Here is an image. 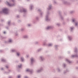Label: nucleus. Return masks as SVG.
<instances>
[{"mask_svg": "<svg viewBox=\"0 0 78 78\" xmlns=\"http://www.w3.org/2000/svg\"><path fill=\"white\" fill-rule=\"evenodd\" d=\"M49 15H50V12L49 11H47L46 14V16L45 18V21L48 22L50 20V18L49 17Z\"/></svg>", "mask_w": 78, "mask_h": 78, "instance_id": "nucleus-1", "label": "nucleus"}, {"mask_svg": "<svg viewBox=\"0 0 78 78\" xmlns=\"http://www.w3.org/2000/svg\"><path fill=\"white\" fill-rule=\"evenodd\" d=\"M2 12L5 14H8L9 13V9L7 8H4L2 10Z\"/></svg>", "mask_w": 78, "mask_h": 78, "instance_id": "nucleus-2", "label": "nucleus"}, {"mask_svg": "<svg viewBox=\"0 0 78 78\" xmlns=\"http://www.w3.org/2000/svg\"><path fill=\"white\" fill-rule=\"evenodd\" d=\"M20 12H24V13L25 14H26L27 12V10L25 9H23L22 8L20 10Z\"/></svg>", "mask_w": 78, "mask_h": 78, "instance_id": "nucleus-3", "label": "nucleus"}, {"mask_svg": "<svg viewBox=\"0 0 78 78\" xmlns=\"http://www.w3.org/2000/svg\"><path fill=\"white\" fill-rule=\"evenodd\" d=\"M43 70H44V68L43 67H41L39 69H37L36 72L37 73H40V72H42Z\"/></svg>", "mask_w": 78, "mask_h": 78, "instance_id": "nucleus-4", "label": "nucleus"}, {"mask_svg": "<svg viewBox=\"0 0 78 78\" xmlns=\"http://www.w3.org/2000/svg\"><path fill=\"white\" fill-rule=\"evenodd\" d=\"M26 72H30V73H33V70L31 69H27L26 70Z\"/></svg>", "mask_w": 78, "mask_h": 78, "instance_id": "nucleus-5", "label": "nucleus"}, {"mask_svg": "<svg viewBox=\"0 0 78 78\" xmlns=\"http://www.w3.org/2000/svg\"><path fill=\"white\" fill-rule=\"evenodd\" d=\"M39 58L41 61H44V60H45V58H44V56H41L39 57Z\"/></svg>", "mask_w": 78, "mask_h": 78, "instance_id": "nucleus-6", "label": "nucleus"}, {"mask_svg": "<svg viewBox=\"0 0 78 78\" xmlns=\"http://www.w3.org/2000/svg\"><path fill=\"white\" fill-rule=\"evenodd\" d=\"M73 22V23H75V26H77L78 25V22L76 21V20L75 19H73L72 20Z\"/></svg>", "mask_w": 78, "mask_h": 78, "instance_id": "nucleus-7", "label": "nucleus"}, {"mask_svg": "<svg viewBox=\"0 0 78 78\" xmlns=\"http://www.w3.org/2000/svg\"><path fill=\"white\" fill-rule=\"evenodd\" d=\"M53 28V27L51 26H48L46 28V30H50V29H52Z\"/></svg>", "mask_w": 78, "mask_h": 78, "instance_id": "nucleus-8", "label": "nucleus"}, {"mask_svg": "<svg viewBox=\"0 0 78 78\" xmlns=\"http://www.w3.org/2000/svg\"><path fill=\"white\" fill-rule=\"evenodd\" d=\"M6 3L9 6H14L15 5V4H11L9 3L8 2L6 1Z\"/></svg>", "mask_w": 78, "mask_h": 78, "instance_id": "nucleus-9", "label": "nucleus"}, {"mask_svg": "<svg viewBox=\"0 0 78 78\" xmlns=\"http://www.w3.org/2000/svg\"><path fill=\"white\" fill-rule=\"evenodd\" d=\"M38 11L39 12H40V16L42 17L43 16V14H44V12H41V9H39Z\"/></svg>", "mask_w": 78, "mask_h": 78, "instance_id": "nucleus-10", "label": "nucleus"}, {"mask_svg": "<svg viewBox=\"0 0 78 78\" xmlns=\"http://www.w3.org/2000/svg\"><path fill=\"white\" fill-rule=\"evenodd\" d=\"M78 57V55L76 54L75 55H71V58H75L76 57Z\"/></svg>", "mask_w": 78, "mask_h": 78, "instance_id": "nucleus-11", "label": "nucleus"}, {"mask_svg": "<svg viewBox=\"0 0 78 78\" xmlns=\"http://www.w3.org/2000/svg\"><path fill=\"white\" fill-rule=\"evenodd\" d=\"M58 47H59V46L58 45H55L54 48L55 50H58Z\"/></svg>", "mask_w": 78, "mask_h": 78, "instance_id": "nucleus-12", "label": "nucleus"}, {"mask_svg": "<svg viewBox=\"0 0 78 78\" xmlns=\"http://www.w3.org/2000/svg\"><path fill=\"white\" fill-rule=\"evenodd\" d=\"M52 8V6H51V5H49L48 8V10H51V9Z\"/></svg>", "mask_w": 78, "mask_h": 78, "instance_id": "nucleus-13", "label": "nucleus"}, {"mask_svg": "<svg viewBox=\"0 0 78 78\" xmlns=\"http://www.w3.org/2000/svg\"><path fill=\"white\" fill-rule=\"evenodd\" d=\"M23 37L24 39H28L29 38V37H28V36L25 35L23 36Z\"/></svg>", "mask_w": 78, "mask_h": 78, "instance_id": "nucleus-14", "label": "nucleus"}, {"mask_svg": "<svg viewBox=\"0 0 78 78\" xmlns=\"http://www.w3.org/2000/svg\"><path fill=\"white\" fill-rule=\"evenodd\" d=\"M34 58H31V64H33V63L34 62Z\"/></svg>", "mask_w": 78, "mask_h": 78, "instance_id": "nucleus-15", "label": "nucleus"}, {"mask_svg": "<svg viewBox=\"0 0 78 78\" xmlns=\"http://www.w3.org/2000/svg\"><path fill=\"white\" fill-rule=\"evenodd\" d=\"M33 5L31 4L30 6V10H32L33 9Z\"/></svg>", "mask_w": 78, "mask_h": 78, "instance_id": "nucleus-16", "label": "nucleus"}, {"mask_svg": "<svg viewBox=\"0 0 78 78\" xmlns=\"http://www.w3.org/2000/svg\"><path fill=\"white\" fill-rule=\"evenodd\" d=\"M63 3L65 5H68V2H67V1H63Z\"/></svg>", "mask_w": 78, "mask_h": 78, "instance_id": "nucleus-17", "label": "nucleus"}, {"mask_svg": "<svg viewBox=\"0 0 78 78\" xmlns=\"http://www.w3.org/2000/svg\"><path fill=\"white\" fill-rule=\"evenodd\" d=\"M47 42V40H45L44 42H43V45H47V44L46 43V42Z\"/></svg>", "mask_w": 78, "mask_h": 78, "instance_id": "nucleus-18", "label": "nucleus"}, {"mask_svg": "<svg viewBox=\"0 0 78 78\" xmlns=\"http://www.w3.org/2000/svg\"><path fill=\"white\" fill-rule=\"evenodd\" d=\"M53 44L51 43H49L48 44V47H52L53 46Z\"/></svg>", "mask_w": 78, "mask_h": 78, "instance_id": "nucleus-19", "label": "nucleus"}, {"mask_svg": "<svg viewBox=\"0 0 78 78\" xmlns=\"http://www.w3.org/2000/svg\"><path fill=\"white\" fill-rule=\"evenodd\" d=\"M56 70L57 71H58V72H61V70L58 67L56 68Z\"/></svg>", "mask_w": 78, "mask_h": 78, "instance_id": "nucleus-20", "label": "nucleus"}, {"mask_svg": "<svg viewBox=\"0 0 78 78\" xmlns=\"http://www.w3.org/2000/svg\"><path fill=\"white\" fill-rule=\"evenodd\" d=\"M8 42L9 43H11L12 42V39L10 38L8 40Z\"/></svg>", "mask_w": 78, "mask_h": 78, "instance_id": "nucleus-21", "label": "nucleus"}, {"mask_svg": "<svg viewBox=\"0 0 78 78\" xmlns=\"http://www.w3.org/2000/svg\"><path fill=\"white\" fill-rule=\"evenodd\" d=\"M20 60L22 62H23L24 61V58L23 57H21Z\"/></svg>", "mask_w": 78, "mask_h": 78, "instance_id": "nucleus-22", "label": "nucleus"}, {"mask_svg": "<svg viewBox=\"0 0 78 78\" xmlns=\"http://www.w3.org/2000/svg\"><path fill=\"white\" fill-rule=\"evenodd\" d=\"M16 55L18 56H19L20 55V53L19 52H16Z\"/></svg>", "mask_w": 78, "mask_h": 78, "instance_id": "nucleus-23", "label": "nucleus"}, {"mask_svg": "<svg viewBox=\"0 0 78 78\" xmlns=\"http://www.w3.org/2000/svg\"><path fill=\"white\" fill-rule=\"evenodd\" d=\"M39 43L38 41H35L34 42V44H35V45H38L39 44Z\"/></svg>", "mask_w": 78, "mask_h": 78, "instance_id": "nucleus-24", "label": "nucleus"}, {"mask_svg": "<svg viewBox=\"0 0 78 78\" xmlns=\"http://www.w3.org/2000/svg\"><path fill=\"white\" fill-rule=\"evenodd\" d=\"M63 58H64V57L61 56L58 57V58L59 59H62Z\"/></svg>", "mask_w": 78, "mask_h": 78, "instance_id": "nucleus-25", "label": "nucleus"}, {"mask_svg": "<svg viewBox=\"0 0 78 78\" xmlns=\"http://www.w3.org/2000/svg\"><path fill=\"white\" fill-rule=\"evenodd\" d=\"M59 16L61 19V20H63L64 19V18H63V17L60 14Z\"/></svg>", "mask_w": 78, "mask_h": 78, "instance_id": "nucleus-26", "label": "nucleus"}, {"mask_svg": "<svg viewBox=\"0 0 78 78\" xmlns=\"http://www.w3.org/2000/svg\"><path fill=\"white\" fill-rule=\"evenodd\" d=\"M11 51L12 52H16V50L15 49H12Z\"/></svg>", "mask_w": 78, "mask_h": 78, "instance_id": "nucleus-27", "label": "nucleus"}, {"mask_svg": "<svg viewBox=\"0 0 78 78\" xmlns=\"http://www.w3.org/2000/svg\"><path fill=\"white\" fill-rule=\"evenodd\" d=\"M69 41H71L72 39V38L71 36H69Z\"/></svg>", "mask_w": 78, "mask_h": 78, "instance_id": "nucleus-28", "label": "nucleus"}, {"mask_svg": "<svg viewBox=\"0 0 78 78\" xmlns=\"http://www.w3.org/2000/svg\"><path fill=\"white\" fill-rule=\"evenodd\" d=\"M62 66L63 67H64V68H65L66 67V64L65 63H63L62 64Z\"/></svg>", "mask_w": 78, "mask_h": 78, "instance_id": "nucleus-29", "label": "nucleus"}, {"mask_svg": "<svg viewBox=\"0 0 78 78\" xmlns=\"http://www.w3.org/2000/svg\"><path fill=\"white\" fill-rule=\"evenodd\" d=\"M42 50V49L40 48L37 50V51H38V52L39 51H41Z\"/></svg>", "mask_w": 78, "mask_h": 78, "instance_id": "nucleus-30", "label": "nucleus"}, {"mask_svg": "<svg viewBox=\"0 0 78 78\" xmlns=\"http://www.w3.org/2000/svg\"><path fill=\"white\" fill-rule=\"evenodd\" d=\"M6 60H5V59H2L1 60V61H2V62H5L6 61Z\"/></svg>", "mask_w": 78, "mask_h": 78, "instance_id": "nucleus-31", "label": "nucleus"}, {"mask_svg": "<svg viewBox=\"0 0 78 78\" xmlns=\"http://www.w3.org/2000/svg\"><path fill=\"white\" fill-rule=\"evenodd\" d=\"M18 67L19 68H21V67H22V64H20L18 65Z\"/></svg>", "mask_w": 78, "mask_h": 78, "instance_id": "nucleus-32", "label": "nucleus"}, {"mask_svg": "<svg viewBox=\"0 0 78 78\" xmlns=\"http://www.w3.org/2000/svg\"><path fill=\"white\" fill-rule=\"evenodd\" d=\"M70 29H71V31H73V29H74V27H70Z\"/></svg>", "mask_w": 78, "mask_h": 78, "instance_id": "nucleus-33", "label": "nucleus"}, {"mask_svg": "<svg viewBox=\"0 0 78 78\" xmlns=\"http://www.w3.org/2000/svg\"><path fill=\"white\" fill-rule=\"evenodd\" d=\"M36 19L37 20H39V17H36Z\"/></svg>", "mask_w": 78, "mask_h": 78, "instance_id": "nucleus-34", "label": "nucleus"}, {"mask_svg": "<svg viewBox=\"0 0 78 78\" xmlns=\"http://www.w3.org/2000/svg\"><path fill=\"white\" fill-rule=\"evenodd\" d=\"M8 25L9 26L10 25H11V21H8Z\"/></svg>", "mask_w": 78, "mask_h": 78, "instance_id": "nucleus-35", "label": "nucleus"}, {"mask_svg": "<svg viewBox=\"0 0 78 78\" xmlns=\"http://www.w3.org/2000/svg\"><path fill=\"white\" fill-rule=\"evenodd\" d=\"M56 25H57V26H60V25H61V24L59 23H57L56 24Z\"/></svg>", "mask_w": 78, "mask_h": 78, "instance_id": "nucleus-36", "label": "nucleus"}, {"mask_svg": "<svg viewBox=\"0 0 78 78\" xmlns=\"http://www.w3.org/2000/svg\"><path fill=\"white\" fill-rule=\"evenodd\" d=\"M68 72V70H66V71H64V73L66 74V73H67V72Z\"/></svg>", "mask_w": 78, "mask_h": 78, "instance_id": "nucleus-37", "label": "nucleus"}, {"mask_svg": "<svg viewBox=\"0 0 78 78\" xmlns=\"http://www.w3.org/2000/svg\"><path fill=\"white\" fill-rule=\"evenodd\" d=\"M9 73V72H5L4 73V74H8V73Z\"/></svg>", "mask_w": 78, "mask_h": 78, "instance_id": "nucleus-38", "label": "nucleus"}, {"mask_svg": "<svg viewBox=\"0 0 78 78\" xmlns=\"http://www.w3.org/2000/svg\"><path fill=\"white\" fill-rule=\"evenodd\" d=\"M78 51V50H77V48H76V49L75 50V53H77V51Z\"/></svg>", "mask_w": 78, "mask_h": 78, "instance_id": "nucleus-39", "label": "nucleus"}, {"mask_svg": "<svg viewBox=\"0 0 78 78\" xmlns=\"http://www.w3.org/2000/svg\"><path fill=\"white\" fill-rule=\"evenodd\" d=\"M65 61L66 62H69V59L67 58H66L65 59Z\"/></svg>", "mask_w": 78, "mask_h": 78, "instance_id": "nucleus-40", "label": "nucleus"}, {"mask_svg": "<svg viewBox=\"0 0 78 78\" xmlns=\"http://www.w3.org/2000/svg\"><path fill=\"white\" fill-rule=\"evenodd\" d=\"M27 26L28 27H31V25L30 24H28L27 25Z\"/></svg>", "mask_w": 78, "mask_h": 78, "instance_id": "nucleus-41", "label": "nucleus"}, {"mask_svg": "<svg viewBox=\"0 0 78 78\" xmlns=\"http://www.w3.org/2000/svg\"><path fill=\"white\" fill-rule=\"evenodd\" d=\"M16 17H17V18H20V16L19 15H17L16 16Z\"/></svg>", "mask_w": 78, "mask_h": 78, "instance_id": "nucleus-42", "label": "nucleus"}, {"mask_svg": "<svg viewBox=\"0 0 78 78\" xmlns=\"http://www.w3.org/2000/svg\"><path fill=\"white\" fill-rule=\"evenodd\" d=\"M18 78H21V76L20 75H19L18 76Z\"/></svg>", "mask_w": 78, "mask_h": 78, "instance_id": "nucleus-43", "label": "nucleus"}, {"mask_svg": "<svg viewBox=\"0 0 78 78\" xmlns=\"http://www.w3.org/2000/svg\"><path fill=\"white\" fill-rule=\"evenodd\" d=\"M71 14H72V13H73V12H74V11H71L70 12Z\"/></svg>", "mask_w": 78, "mask_h": 78, "instance_id": "nucleus-44", "label": "nucleus"}, {"mask_svg": "<svg viewBox=\"0 0 78 78\" xmlns=\"http://www.w3.org/2000/svg\"><path fill=\"white\" fill-rule=\"evenodd\" d=\"M54 3L55 4H56V1H54Z\"/></svg>", "mask_w": 78, "mask_h": 78, "instance_id": "nucleus-45", "label": "nucleus"}, {"mask_svg": "<svg viewBox=\"0 0 78 78\" xmlns=\"http://www.w3.org/2000/svg\"><path fill=\"white\" fill-rule=\"evenodd\" d=\"M0 37L1 38V39H3V37H2V36H0Z\"/></svg>", "mask_w": 78, "mask_h": 78, "instance_id": "nucleus-46", "label": "nucleus"}, {"mask_svg": "<svg viewBox=\"0 0 78 78\" xmlns=\"http://www.w3.org/2000/svg\"><path fill=\"white\" fill-rule=\"evenodd\" d=\"M24 78H28V76H26L24 77Z\"/></svg>", "mask_w": 78, "mask_h": 78, "instance_id": "nucleus-47", "label": "nucleus"}, {"mask_svg": "<svg viewBox=\"0 0 78 78\" xmlns=\"http://www.w3.org/2000/svg\"><path fill=\"white\" fill-rule=\"evenodd\" d=\"M21 30L22 31H23V30H24V29L23 28H21Z\"/></svg>", "mask_w": 78, "mask_h": 78, "instance_id": "nucleus-48", "label": "nucleus"}, {"mask_svg": "<svg viewBox=\"0 0 78 78\" xmlns=\"http://www.w3.org/2000/svg\"><path fill=\"white\" fill-rule=\"evenodd\" d=\"M4 70V69H3V68H1V70Z\"/></svg>", "mask_w": 78, "mask_h": 78, "instance_id": "nucleus-49", "label": "nucleus"}, {"mask_svg": "<svg viewBox=\"0 0 78 78\" xmlns=\"http://www.w3.org/2000/svg\"><path fill=\"white\" fill-rule=\"evenodd\" d=\"M71 62H71V61H69V64H70V63H71Z\"/></svg>", "mask_w": 78, "mask_h": 78, "instance_id": "nucleus-50", "label": "nucleus"}, {"mask_svg": "<svg viewBox=\"0 0 78 78\" xmlns=\"http://www.w3.org/2000/svg\"><path fill=\"white\" fill-rule=\"evenodd\" d=\"M6 67L7 69H8L9 68V67L8 66H6Z\"/></svg>", "mask_w": 78, "mask_h": 78, "instance_id": "nucleus-51", "label": "nucleus"}, {"mask_svg": "<svg viewBox=\"0 0 78 78\" xmlns=\"http://www.w3.org/2000/svg\"><path fill=\"white\" fill-rule=\"evenodd\" d=\"M0 52H1V53H2V52H3V50H0Z\"/></svg>", "mask_w": 78, "mask_h": 78, "instance_id": "nucleus-52", "label": "nucleus"}, {"mask_svg": "<svg viewBox=\"0 0 78 78\" xmlns=\"http://www.w3.org/2000/svg\"><path fill=\"white\" fill-rule=\"evenodd\" d=\"M15 35H16V36H18V34H17V33L15 34Z\"/></svg>", "mask_w": 78, "mask_h": 78, "instance_id": "nucleus-53", "label": "nucleus"}, {"mask_svg": "<svg viewBox=\"0 0 78 78\" xmlns=\"http://www.w3.org/2000/svg\"><path fill=\"white\" fill-rule=\"evenodd\" d=\"M27 58H28L29 57V55H27Z\"/></svg>", "mask_w": 78, "mask_h": 78, "instance_id": "nucleus-54", "label": "nucleus"}, {"mask_svg": "<svg viewBox=\"0 0 78 78\" xmlns=\"http://www.w3.org/2000/svg\"><path fill=\"white\" fill-rule=\"evenodd\" d=\"M12 78V76H9V78Z\"/></svg>", "mask_w": 78, "mask_h": 78, "instance_id": "nucleus-55", "label": "nucleus"}, {"mask_svg": "<svg viewBox=\"0 0 78 78\" xmlns=\"http://www.w3.org/2000/svg\"><path fill=\"white\" fill-rule=\"evenodd\" d=\"M11 1H12V2H14V0H11Z\"/></svg>", "mask_w": 78, "mask_h": 78, "instance_id": "nucleus-56", "label": "nucleus"}, {"mask_svg": "<svg viewBox=\"0 0 78 78\" xmlns=\"http://www.w3.org/2000/svg\"><path fill=\"white\" fill-rule=\"evenodd\" d=\"M6 33V32L5 31L4 32V34H5Z\"/></svg>", "mask_w": 78, "mask_h": 78, "instance_id": "nucleus-57", "label": "nucleus"}, {"mask_svg": "<svg viewBox=\"0 0 78 78\" xmlns=\"http://www.w3.org/2000/svg\"><path fill=\"white\" fill-rule=\"evenodd\" d=\"M6 29H8V27H6Z\"/></svg>", "mask_w": 78, "mask_h": 78, "instance_id": "nucleus-58", "label": "nucleus"}, {"mask_svg": "<svg viewBox=\"0 0 78 78\" xmlns=\"http://www.w3.org/2000/svg\"><path fill=\"white\" fill-rule=\"evenodd\" d=\"M66 20L67 21H68V20H69L68 19H67Z\"/></svg>", "mask_w": 78, "mask_h": 78, "instance_id": "nucleus-59", "label": "nucleus"}, {"mask_svg": "<svg viewBox=\"0 0 78 78\" xmlns=\"http://www.w3.org/2000/svg\"><path fill=\"white\" fill-rule=\"evenodd\" d=\"M1 13H2V12L0 11V14Z\"/></svg>", "mask_w": 78, "mask_h": 78, "instance_id": "nucleus-60", "label": "nucleus"}, {"mask_svg": "<svg viewBox=\"0 0 78 78\" xmlns=\"http://www.w3.org/2000/svg\"><path fill=\"white\" fill-rule=\"evenodd\" d=\"M1 21H2V22H3V20H1Z\"/></svg>", "mask_w": 78, "mask_h": 78, "instance_id": "nucleus-61", "label": "nucleus"}, {"mask_svg": "<svg viewBox=\"0 0 78 78\" xmlns=\"http://www.w3.org/2000/svg\"><path fill=\"white\" fill-rule=\"evenodd\" d=\"M27 1H29V0H27Z\"/></svg>", "mask_w": 78, "mask_h": 78, "instance_id": "nucleus-62", "label": "nucleus"}, {"mask_svg": "<svg viewBox=\"0 0 78 78\" xmlns=\"http://www.w3.org/2000/svg\"><path fill=\"white\" fill-rule=\"evenodd\" d=\"M9 72H11V71L10 70H9Z\"/></svg>", "mask_w": 78, "mask_h": 78, "instance_id": "nucleus-63", "label": "nucleus"}]
</instances>
